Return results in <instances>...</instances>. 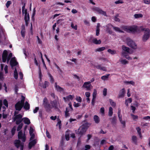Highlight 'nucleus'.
Here are the masks:
<instances>
[{"label":"nucleus","instance_id":"nucleus-1","mask_svg":"<svg viewBox=\"0 0 150 150\" xmlns=\"http://www.w3.org/2000/svg\"><path fill=\"white\" fill-rule=\"evenodd\" d=\"M22 115L21 114H19L16 115L15 117L13 118V122L16 121V124L18 125L21 123L23 121L24 123L28 125L30 123V120L26 117L22 118Z\"/></svg>","mask_w":150,"mask_h":150},{"label":"nucleus","instance_id":"nucleus-2","mask_svg":"<svg viewBox=\"0 0 150 150\" xmlns=\"http://www.w3.org/2000/svg\"><path fill=\"white\" fill-rule=\"evenodd\" d=\"M90 125L88 122L83 124L79 129L76 133L81 136L85 133Z\"/></svg>","mask_w":150,"mask_h":150},{"label":"nucleus","instance_id":"nucleus-3","mask_svg":"<svg viewBox=\"0 0 150 150\" xmlns=\"http://www.w3.org/2000/svg\"><path fill=\"white\" fill-rule=\"evenodd\" d=\"M25 100V97L22 96L21 101L18 102L15 105V108L16 110L20 111L21 110L24 104Z\"/></svg>","mask_w":150,"mask_h":150},{"label":"nucleus","instance_id":"nucleus-4","mask_svg":"<svg viewBox=\"0 0 150 150\" xmlns=\"http://www.w3.org/2000/svg\"><path fill=\"white\" fill-rule=\"evenodd\" d=\"M43 104L46 111L49 112L52 109L50 104L48 103V101L46 97H45L43 100Z\"/></svg>","mask_w":150,"mask_h":150},{"label":"nucleus","instance_id":"nucleus-5","mask_svg":"<svg viewBox=\"0 0 150 150\" xmlns=\"http://www.w3.org/2000/svg\"><path fill=\"white\" fill-rule=\"evenodd\" d=\"M126 42L127 45L130 47L134 49H136L137 46L136 43L129 38L126 39Z\"/></svg>","mask_w":150,"mask_h":150},{"label":"nucleus","instance_id":"nucleus-6","mask_svg":"<svg viewBox=\"0 0 150 150\" xmlns=\"http://www.w3.org/2000/svg\"><path fill=\"white\" fill-rule=\"evenodd\" d=\"M92 9L93 11L96 12L99 14H102L105 16H107L106 12L103 11L99 7L94 6L92 8Z\"/></svg>","mask_w":150,"mask_h":150},{"label":"nucleus","instance_id":"nucleus-7","mask_svg":"<svg viewBox=\"0 0 150 150\" xmlns=\"http://www.w3.org/2000/svg\"><path fill=\"white\" fill-rule=\"evenodd\" d=\"M150 37V29H146V32L144 33V34L142 37V40L144 42H146Z\"/></svg>","mask_w":150,"mask_h":150},{"label":"nucleus","instance_id":"nucleus-8","mask_svg":"<svg viewBox=\"0 0 150 150\" xmlns=\"http://www.w3.org/2000/svg\"><path fill=\"white\" fill-rule=\"evenodd\" d=\"M92 87V86L91 84V82H90V81L84 82L82 86V87L86 88V91L90 90L91 89V87Z\"/></svg>","mask_w":150,"mask_h":150},{"label":"nucleus","instance_id":"nucleus-9","mask_svg":"<svg viewBox=\"0 0 150 150\" xmlns=\"http://www.w3.org/2000/svg\"><path fill=\"white\" fill-rule=\"evenodd\" d=\"M18 139L21 140L23 142H24L25 141L26 137L25 134H23L22 131H20L18 133Z\"/></svg>","mask_w":150,"mask_h":150},{"label":"nucleus","instance_id":"nucleus-10","mask_svg":"<svg viewBox=\"0 0 150 150\" xmlns=\"http://www.w3.org/2000/svg\"><path fill=\"white\" fill-rule=\"evenodd\" d=\"M10 63L11 67L16 66L18 64V63L17 62L15 57H13L11 58Z\"/></svg>","mask_w":150,"mask_h":150},{"label":"nucleus","instance_id":"nucleus-11","mask_svg":"<svg viewBox=\"0 0 150 150\" xmlns=\"http://www.w3.org/2000/svg\"><path fill=\"white\" fill-rule=\"evenodd\" d=\"M113 26L110 24H108L105 26L106 31L110 34H112L113 32L111 30L112 27L113 28Z\"/></svg>","mask_w":150,"mask_h":150},{"label":"nucleus","instance_id":"nucleus-12","mask_svg":"<svg viewBox=\"0 0 150 150\" xmlns=\"http://www.w3.org/2000/svg\"><path fill=\"white\" fill-rule=\"evenodd\" d=\"M52 109L53 108L55 109L58 108V103L57 100L56 99H55L53 101H51L50 102Z\"/></svg>","mask_w":150,"mask_h":150},{"label":"nucleus","instance_id":"nucleus-13","mask_svg":"<svg viewBox=\"0 0 150 150\" xmlns=\"http://www.w3.org/2000/svg\"><path fill=\"white\" fill-rule=\"evenodd\" d=\"M15 146L17 148L20 147V148H21V145H23V147H24V144L23 143L21 142L20 140H16L14 142Z\"/></svg>","mask_w":150,"mask_h":150},{"label":"nucleus","instance_id":"nucleus-14","mask_svg":"<svg viewBox=\"0 0 150 150\" xmlns=\"http://www.w3.org/2000/svg\"><path fill=\"white\" fill-rule=\"evenodd\" d=\"M8 55L7 51L6 50H4L2 54V59L3 62H6V59H7Z\"/></svg>","mask_w":150,"mask_h":150},{"label":"nucleus","instance_id":"nucleus-15","mask_svg":"<svg viewBox=\"0 0 150 150\" xmlns=\"http://www.w3.org/2000/svg\"><path fill=\"white\" fill-rule=\"evenodd\" d=\"M37 142L35 139H34L30 142L28 144V148L29 149H31L32 147L35 146Z\"/></svg>","mask_w":150,"mask_h":150},{"label":"nucleus","instance_id":"nucleus-16","mask_svg":"<svg viewBox=\"0 0 150 150\" xmlns=\"http://www.w3.org/2000/svg\"><path fill=\"white\" fill-rule=\"evenodd\" d=\"M25 33V26L24 25L21 26V35L23 38H24Z\"/></svg>","mask_w":150,"mask_h":150},{"label":"nucleus","instance_id":"nucleus-17","mask_svg":"<svg viewBox=\"0 0 150 150\" xmlns=\"http://www.w3.org/2000/svg\"><path fill=\"white\" fill-rule=\"evenodd\" d=\"M138 30V26H137L134 27H130L128 31L132 33H135Z\"/></svg>","mask_w":150,"mask_h":150},{"label":"nucleus","instance_id":"nucleus-18","mask_svg":"<svg viewBox=\"0 0 150 150\" xmlns=\"http://www.w3.org/2000/svg\"><path fill=\"white\" fill-rule=\"evenodd\" d=\"M125 93V89L124 88H122V90L120 91L118 98H120L124 97Z\"/></svg>","mask_w":150,"mask_h":150},{"label":"nucleus","instance_id":"nucleus-19","mask_svg":"<svg viewBox=\"0 0 150 150\" xmlns=\"http://www.w3.org/2000/svg\"><path fill=\"white\" fill-rule=\"evenodd\" d=\"M55 89L58 91L61 92L64 90L63 88H62L59 86L57 85V83H55Z\"/></svg>","mask_w":150,"mask_h":150},{"label":"nucleus","instance_id":"nucleus-20","mask_svg":"<svg viewBox=\"0 0 150 150\" xmlns=\"http://www.w3.org/2000/svg\"><path fill=\"white\" fill-rule=\"evenodd\" d=\"M95 67L97 69L102 70L103 71H107L106 67H101V65L95 66Z\"/></svg>","mask_w":150,"mask_h":150},{"label":"nucleus","instance_id":"nucleus-21","mask_svg":"<svg viewBox=\"0 0 150 150\" xmlns=\"http://www.w3.org/2000/svg\"><path fill=\"white\" fill-rule=\"evenodd\" d=\"M73 96L71 95H69L66 97H63V99L65 102H66L67 101L69 100H72L73 99Z\"/></svg>","mask_w":150,"mask_h":150},{"label":"nucleus","instance_id":"nucleus-22","mask_svg":"<svg viewBox=\"0 0 150 150\" xmlns=\"http://www.w3.org/2000/svg\"><path fill=\"white\" fill-rule=\"evenodd\" d=\"M92 42L95 44H100L101 42L100 40H98L96 38H94L92 40Z\"/></svg>","mask_w":150,"mask_h":150},{"label":"nucleus","instance_id":"nucleus-23","mask_svg":"<svg viewBox=\"0 0 150 150\" xmlns=\"http://www.w3.org/2000/svg\"><path fill=\"white\" fill-rule=\"evenodd\" d=\"M23 107L26 110H28L30 108V105L27 101H26Z\"/></svg>","mask_w":150,"mask_h":150},{"label":"nucleus","instance_id":"nucleus-24","mask_svg":"<svg viewBox=\"0 0 150 150\" xmlns=\"http://www.w3.org/2000/svg\"><path fill=\"white\" fill-rule=\"evenodd\" d=\"M95 123L98 124L100 121L99 117L97 115H95L93 117Z\"/></svg>","mask_w":150,"mask_h":150},{"label":"nucleus","instance_id":"nucleus-25","mask_svg":"<svg viewBox=\"0 0 150 150\" xmlns=\"http://www.w3.org/2000/svg\"><path fill=\"white\" fill-rule=\"evenodd\" d=\"M122 49L124 51V52H126L127 53L129 52V48L128 47H127L125 45H122Z\"/></svg>","mask_w":150,"mask_h":150},{"label":"nucleus","instance_id":"nucleus-26","mask_svg":"<svg viewBox=\"0 0 150 150\" xmlns=\"http://www.w3.org/2000/svg\"><path fill=\"white\" fill-rule=\"evenodd\" d=\"M132 140L133 143L135 144H137V138L136 136L134 135L132 137Z\"/></svg>","mask_w":150,"mask_h":150},{"label":"nucleus","instance_id":"nucleus-27","mask_svg":"<svg viewBox=\"0 0 150 150\" xmlns=\"http://www.w3.org/2000/svg\"><path fill=\"white\" fill-rule=\"evenodd\" d=\"M113 29L115 30V31L117 32H118L119 33H124V32L123 31L121 30L120 28L116 27L113 26Z\"/></svg>","mask_w":150,"mask_h":150},{"label":"nucleus","instance_id":"nucleus-28","mask_svg":"<svg viewBox=\"0 0 150 150\" xmlns=\"http://www.w3.org/2000/svg\"><path fill=\"white\" fill-rule=\"evenodd\" d=\"M122 54L128 60L132 59V58L130 57L127 55V54L125 52H122Z\"/></svg>","mask_w":150,"mask_h":150},{"label":"nucleus","instance_id":"nucleus-29","mask_svg":"<svg viewBox=\"0 0 150 150\" xmlns=\"http://www.w3.org/2000/svg\"><path fill=\"white\" fill-rule=\"evenodd\" d=\"M136 129L139 136L140 138L142 137V135L141 134V128L139 127H137L136 128Z\"/></svg>","mask_w":150,"mask_h":150},{"label":"nucleus","instance_id":"nucleus-30","mask_svg":"<svg viewBox=\"0 0 150 150\" xmlns=\"http://www.w3.org/2000/svg\"><path fill=\"white\" fill-rule=\"evenodd\" d=\"M113 109L111 107H110L109 108V111L108 115L109 117H111L113 114Z\"/></svg>","mask_w":150,"mask_h":150},{"label":"nucleus","instance_id":"nucleus-31","mask_svg":"<svg viewBox=\"0 0 150 150\" xmlns=\"http://www.w3.org/2000/svg\"><path fill=\"white\" fill-rule=\"evenodd\" d=\"M49 84V83L48 82L45 81L44 82V83L42 84V87L43 88H45L48 86Z\"/></svg>","mask_w":150,"mask_h":150},{"label":"nucleus","instance_id":"nucleus-32","mask_svg":"<svg viewBox=\"0 0 150 150\" xmlns=\"http://www.w3.org/2000/svg\"><path fill=\"white\" fill-rule=\"evenodd\" d=\"M110 75V74H107L101 77V79L104 81L107 80Z\"/></svg>","mask_w":150,"mask_h":150},{"label":"nucleus","instance_id":"nucleus-33","mask_svg":"<svg viewBox=\"0 0 150 150\" xmlns=\"http://www.w3.org/2000/svg\"><path fill=\"white\" fill-rule=\"evenodd\" d=\"M107 51L109 53L112 55L116 54V52L115 50H112L110 49H109Z\"/></svg>","mask_w":150,"mask_h":150},{"label":"nucleus","instance_id":"nucleus-34","mask_svg":"<svg viewBox=\"0 0 150 150\" xmlns=\"http://www.w3.org/2000/svg\"><path fill=\"white\" fill-rule=\"evenodd\" d=\"M14 77L16 79H17L18 78V74L16 68H15L14 71Z\"/></svg>","mask_w":150,"mask_h":150},{"label":"nucleus","instance_id":"nucleus-35","mask_svg":"<svg viewBox=\"0 0 150 150\" xmlns=\"http://www.w3.org/2000/svg\"><path fill=\"white\" fill-rule=\"evenodd\" d=\"M17 130V131H19L22 128L23 126V123H21L18 125Z\"/></svg>","mask_w":150,"mask_h":150},{"label":"nucleus","instance_id":"nucleus-36","mask_svg":"<svg viewBox=\"0 0 150 150\" xmlns=\"http://www.w3.org/2000/svg\"><path fill=\"white\" fill-rule=\"evenodd\" d=\"M48 75L50 78V81L51 83H52L54 82V79H53L52 76L50 74V73H48Z\"/></svg>","mask_w":150,"mask_h":150},{"label":"nucleus","instance_id":"nucleus-37","mask_svg":"<svg viewBox=\"0 0 150 150\" xmlns=\"http://www.w3.org/2000/svg\"><path fill=\"white\" fill-rule=\"evenodd\" d=\"M134 16L135 18H142L143 16L142 14L138 13L135 14Z\"/></svg>","mask_w":150,"mask_h":150},{"label":"nucleus","instance_id":"nucleus-38","mask_svg":"<svg viewBox=\"0 0 150 150\" xmlns=\"http://www.w3.org/2000/svg\"><path fill=\"white\" fill-rule=\"evenodd\" d=\"M105 49V47H100L96 49V52H100L104 50Z\"/></svg>","mask_w":150,"mask_h":150},{"label":"nucleus","instance_id":"nucleus-39","mask_svg":"<svg viewBox=\"0 0 150 150\" xmlns=\"http://www.w3.org/2000/svg\"><path fill=\"white\" fill-rule=\"evenodd\" d=\"M116 117L115 116H114L113 117V118H112V120L111 121V123L112 125H114L116 123Z\"/></svg>","mask_w":150,"mask_h":150},{"label":"nucleus","instance_id":"nucleus-40","mask_svg":"<svg viewBox=\"0 0 150 150\" xmlns=\"http://www.w3.org/2000/svg\"><path fill=\"white\" fill-rule=\"evenodd\" d=\"M16 127L15 126H14L13 127V128L12 129L11 131V133L12 135V136H13L16 132Z\"/></svg>","mask_w":150,"mask_h":150},{"label":"nucleus","instance_id":"nucleus-41","mask_svg":"<svg viewBox=\"0 0 150 150\" xmlns=\"http://www.w3.org/2000/svg\"><path fill=\"white\" fill-rule=\"evenodd\" d=\"M109 102L110 105L113 107H115L116 105V103L111 99H109Z\"/></svg>","mask_w":150,"mask_h":150},{"label":"nucleus","instance_id":"nucleus-42","mask_svg":"<svg viewBox=\"0 0 150 150\" xmlns=\"http://www.w3.org/2000/svg\"><path fill=\"white\" fill-rule=\"evenodd\" d=\"M38 69H39V78H40V79H41L42 75L41 69H40V66L39 65L38 66Z\"/></svg>","mask_w":150,"mask_h":150},{"label":"nucleus","instance_id":"nucleus-43","mask_svg":"<svg viewBox=\"0 0 150 150\" xmlns=\"http://www.w3.org/2000/svg\"><path fill=\"white\" fill-rule=\"evenodd\" d=\"M118 116L119 117V119L121 120L122 118V116L121 115V110L119 109L117 112Z\"/></svg>","mask_w":150,"mask_h":150},{"label":"nucleus","instance_id":"nucleus-44","mask_svg":"<svg viewBox=\"0 0 150 150\" xmlns=\"http://www.w3.org/2000/svg\"><path fill=\"white\" fill-rule=\"evenodd\" d=\"M36 14V10L35 8L33 9V13L32 14V20H34V16H35Z\"/></svg>","mask_w":150,"mask_h":150},{"label":"nucleus","instance_id":"nucleus-45","mask_svg":"<svg viewBox=\"0 0 150 150\" xmlns=\"http://www.w3.org/2000/svg\"><path fill=\"white\" fill-rule=\"evenodd\" d=\"M24 20L25 21H30V16L29 14L27 15L24 16Z\"/></svg>","mask_w":150,"mask_h":150},{"label":"nucleus","instance_id":"nucleus-46","mask_svg":"<svg viewBox=\"0 0 150 150\" xmlns=\"http://www.w3.org/2000/svg\"><path fill=\"white\" fill-rule=\"evenodd\" d=\"M100 112L102 115H105V109L104 107H102L100 109Z\"/></svg>","mask_w":150,"mask_h":150},{"label":"nucleus","instance_id":"nucleus-47","mask_svg":"<svg viewBox=\"0 0 150 150\" xmlns=\"http://www.w3.org/2000/svg\"><path fill=\"white\" fill-rule=\"evenodd\" d=\"M120 62L123 64H126L128 63V62L126 59H122L120 61Z\"/></svg>","mask_w":150,"mask_h":150},{"label":"nucleus","instance_id":"nucleus-48","mask_svg":"<svg viewBox=\"0 0 150 150\" xmlns=\"http://www.w3.org/2000/svg\"><path fill=\"white\" fill-rule=\"evenodd\" d=\"M125 83L127 84H132L133 85H134L135 84L134 82L133 81H125Z\"/></svg>","mask_w":150,"mask_h":150},{"label":"nucleus","instance_id":"nucleus-49","mask_svg":"<svg viewBox=\"0 0 150 150\" xmlns=\"http://www.w3.org/2000/svg\"><path fill=\"white\" fill-rule=\"evenodd\" d=\"M131 115L133 120H134L136 119H138V116L137 115H135L132 114H131Z\"/></svg>","mask_w":150,"mask_h":150},{"label":"nucleus","instance_id":"nucleus-50","mask_svg":"<svg viewBox=\"0 0 150 150\" xmlns=\"http://www.w3.org/2000/svg\"><path fill=\"white\" fill-rule=\"evenodd\" d=\"M139 28L141 30V31H144V32H146V29H149L148 28H144L143 26H142L139 27Z\"/></svg>","mask_w":150,"mask_h":150},{"label":"nucleus","instance_id":"nucleus-51","mask_svg":"<svg viewBox=\"0 0 150 150\" xmlns=\"http://www.w3.org/2000/svg\"><path fill=\"white\" fill-rule=\"evenodd\" d=\"M91 146L87 144L85 145L84 150H89L90 149Z\"/></svg>","mask_w":150,"mask_h":150},{"label":"nucleus","instance_id":"nucleus-52","mask_svg":"<svg viewBox=\"0 0 150 150\" xmlns=\"http://www.w3.org/2000/svg\"><path fill=\"white\" fill-rule=\"evenodd\" d=\"M76 99L78 102L81 103L82 101V99L80 96H77L76 98Z\"/></svg>","mask_w":150,"mask_h":150},{"label":"nucleus","instance_id":"nucleus-53","mask_svg":"<svg viewBox=\"0 0 150 150\" xmlns=\"http://www.w3.org/2000/svg\"><path fill=\"white\" fill-rule=\"evenodd\" d=\"M122 28L124 30L128 31L129 30V28L127 26H123L122 27Z\"/></svg>","mask_w":150,"mask_h":150},{"label":"nucleus","instance_id":"nucleus-54","mask_svg":"<svg viewBox=\"0 0 150 150\" xmlns=\"http://www.w3.org/2000/svg\"><path fill=\"white\" fill-rule=\"evenodd\" d=\"M11 1H8L6 4V7L7 8H8L9 7L10 5H11Z\"/></svg>","mask_w":150,"mask_h":150},{"label":"nucleus","instance_id":"nucleus-55","mask_svg":"<svg viewBox=\"0 0 150 150\" xmlns=\"http://www.w3.org/2000/svg\"><path fill=\"white\" fill-rule=\"evenodd\" d=\"M3 104L4 105H5L6 107H8V102L7 101L6 99H5L3 101Z\"/></svg>","mask_w":150,"mask_h":150},{"label":"nucleus","instance_id":"nucleus-56","mask_svg":"<svg viewBox=\"0 0 150 150\" xmlns=\"http://www.w3.org/2000/svg\"><path fill=\"white\" fill-rule=\"evenodd\" d=\"M119 120L120 121V122L123 125V127H125V121H122V118H121V120H120V119H119Z\"/></svg>","mask_w":150,"mask_h":150},{"label":"nucleus","instance_id":"nucleus-57","mask_svg":"<svg viewBox=\"0 0 150 150\" xmlns=\"http://www.w3.org/2000/svg\"><path fill=\"white\" fill-rule=\"evenodd\" d=\"M118 15H116L114 18V20L115 21H117V22H120V19L118 18Z\"/></svg>","mask_w":150,"mask_h":150},{"label":"nucleus","instance_id":"nucleus-58","mask_svg":"<svg viewBox=\"0 0 150 150\" xmlns=\"http://www.w3.org/2000/svg\"><path fill=\"white\" fill-rule=\"evenodd\" d=\"M71 27L72 28H73L75 30H77V26L76 25L75 26L74 25V24L73 23H71Z\"/></svg>","mask_w":150,"mask_h":150},{"label":"nucleus","instance_id":"nucleus-59","mask_svg":"<svg viewBox=\"0 0 150 150\" xmlns=\"http://www.w3.org/2000/svg\"><path fill=\"white\" fill-rule=\"evenodd\" d=\"M123 2L122 0H119L117 1H115V3L116 4H122Z\"/></svg>","mask_w":150,"mask_h":150},{"label":"nucleus","instance_id":"nucleus-60","mask_svg":"<svg viewBox=\"0 0 150 150\" xmlns=\"http://www.w3.org/2000/svg\"><path fill=\"white\" fill-rule=\"evenodd\" d=\"M14 90L15 93L17 94L18 93V87L17 86H15L14 88Z\"/></svg>","mask_w":150,"mask_h":150},{"label":"nucleus","instance_id":"nucleus-61","mask_svg":"<svg viewBox=\"0 0 150 150\" xmlns=\"http://www.w3.org/2000/svg\"><path fill=\"white\" fill-rule=\"evenodd\" d=\"M107 90L106 88H104L103 91V94L104 96H106L107 95Z\"/></svg>","mask_w":150,"mask_h":150},{"label":"nucleus","instance_id":"nucleus-62","mask_svg":"<svg viewBox=\"0 0 150 150\" xmlns=\"http://www.w3.org/2000/svg\"><path fill=\"white\" fill-rule=\"evenodd\" d=\"M144 3L147 4H150V0H143Z\"/></svg>","mask_w":150,"mask_h":150},{"label":"nucleus","instance_id":"nucleus-63","mask_svg":"<svg viewBox=\"0 0 150 150\" xmlns=\"http://www.w3.org/2000/svg\"><path fill=\"white\" fill-rule=\"evenodd\" d=\"M39 109V108L38 107H36L34 110L33 112L34 113H35L37 112Z\"/></svg>","mask_w":150,"mask_h":150},{"label":"nucleus","instance_id":"nucleus-64","mask_svg":"<svg viewBox=\"0 0 150 150\" xmlns=\"http://www.w3.org/2000/svg\"><path fill=\"white\" fill-rule=\"evenodd\" d=\"M143 119L146 120H150V117L149 116H146L144 117Z\"/></svg>","mask_w":150,"mask_h":150}]
</instances>
